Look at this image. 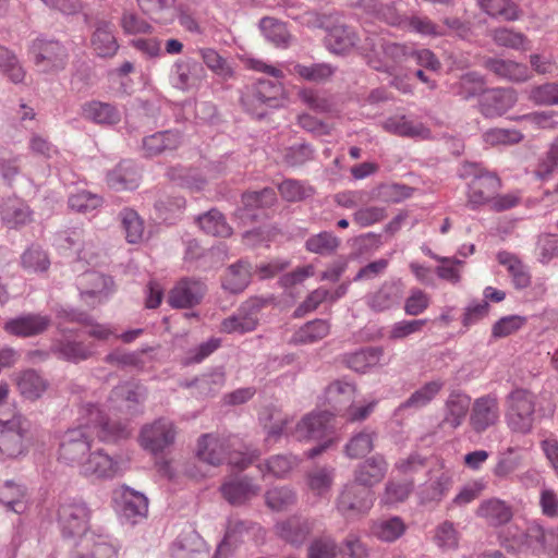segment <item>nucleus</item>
Segmentation results:
<instances>
[{"mask_svg": "<svg viewBox=\"0 0 558 558\" xmlns=\"http://www.w3.org/2000/svg\"><path fill=\"white\" fill-rule=\"evenodd\" d=\"M78 426L69 428L60 438L59 459L78 466L93 449L92 439L116 442L130 436L126 422L116 421L104 413L96 404L86 403L78 412Z\"/></svg>", "mask_w": 558, "mask_h": 558, "instance_id": "1", "label": "nucleus"}, {"mask_svg": "<svg viewBox=\"0 0 558 558\" xmlns=\"http://www.w3.org/2000/svg\"><path fill=\"white\" fill-rule=\"evenodd\" d=\"M362 50L371 68L379 72L393 73L397 64L410 59L412 48L389 43L383 36L367 32Z\"/></svg>", "mask_w": 558, "mask_h": 558, "instance_id": "2", "label": "nucleus"}, {"mask_svg": "<svg viewBox=\"0 0 558 558\" xmlns=\"http://www.w3.org/2000/svg\"><path fill=\"white\" fill-rule=\"evenodd\" d=\"M460 177L471 178L468 183L466 206L472 210L489 205L494 195L501 187L499 177L480 163L465 162L461 168Z\"/></svg>", "mask_w": 558, "mask_h": 558, "instance_id": "3", "label": "nucleus"}, {"mask_svg": "<svg viewBox=\"0 0 558 558\" xmlns=\"http://www.w3.org/2000/svg\"><path fill=\"white\" fill-rule=\"evenodd\" d=\"M506 423L512 433L527 435L532 432L535 416L536 397L523 388L513 389L505 401Z\"/></svg>", "mask_w": 558, "mask_h": 558, "instance_id": "4", "label": "nucleus"}, {"mask_svg": "<svg viewBox=\"0 0 558 558\" xmlns=\"http://www.w3.org/2000/svg\"><path fill=\"white\" fill-rule=\"evenodd\" d=\"M329 413H310L299 421L293 428L289 425V418H281L274 423L268 429V440H276L281 435L291 436L298 441H310L320 439L326 435L329 423Z\"/></svg>", "mask_w": 558, "mask_h": 558, "instance_id": "5", "label": "nucleus"}, {"mask_svg": "<svg viewBox=\"0 0 558 558\" xmlns=\"http://www.w3.org/2000/svg\"><path fill=\"white\" fill-rule=\"evenodd\" d=\"M283 87L270 80H258L242 96V104L247 112L262 119L266 116L265 108H277L282 104Z\"/></svg>", "mask_w": 558, "mask_h": 558, "instance_id": "6", "label": "nucleus"}, {"mask_svg": "<svg viewBox=\"0 0 558 558\" xmlns=\"http://www.w3.org/2000/svg\"><path fill=\"white\" fill-rule=\"evenodd\" d=\"M34 64L43 73H56L65 69L68 50L58 40L36 38L29 46Z\"/></svg>", "mask_w": 558, "mask_h": 558, "instance_id": "7", "label": "nucleus"}, {"mask_svg": "<svg viewBox=\"0 0 558 558\" xmlns=\"http://www.w3.org/2000/svg\"><path fill=\"white\" fill-rule=\"evenodd\" d=\"M374 494L368 488H362L355 483L345 484L337 500L338 512L347 519L365 515L374 505Z\"/></svg>", "mask_w": 558, "mask_h": 558, "instance_id": "8", "label": "nucleus"}, {"mask_svg": "<svg viewBox=\"0 0 558 558\" xmlns=\"http://www.w3.org/2000/svg\"><path fill=\"white\" fill-rule=\"evenodd\" d=\"M26 421L20 414L11 418L0 417V454L14 459L25 452Z\"/></svg>", "mask_w": 558, "mask_h": 558, "instance_id": "9", "label": "nucleus"}, {"mask_svg": "<svg viewBox=\"0 0 558 558\" xmlns=\"http://www.w3.org/2000/svg\"><path fill=\"white\" fill-rule=\"evenodd\" d=\"M113 499L117 505V512L122 521L135 524L146 518L148 499L143 493L122 485L114 490Z\"/></svg>", "mask_w": 558, "mask_h": 558, "instance_id": "10", "label": "nucleus"}, {"mask_svg": "<svg viewBox=\"0 0 558 558\" xmlns=\"http://www.w3.org/2000/svg\"><path fill=\"white\" fill-rule=\"evenodd\" d=\"M89 510L82 500H68L60 505L58 521L65 537L83 535L87 530Z\"/></svg>", "mask_w": 558, "mask_h": 558, "instance_id": "11", "label": "nucleus"}, {"mask_svg": "<svg viewBox=\"0 0 558 558\" xmlns=\"http://www.w3.org/2000/svg\"><path fill=\"white\" fill-rule=\"evenodd\" d=\"M499 420L500 407L496 395H484L473 401L469 424L475 434H483L497 425Z\"/></svg>", "mask_w": 558, "mask_h": 558, "instance_id": "12", "label": "nucleus"}, {"mask_svg": "<svg viewBox=\"0 0 558 558\" xmlns=\"http://www.w3.org/2000/svg\"><path fill=\"white\" fill-rule=\"evenodd\" d=\"M81 473L87 477L111 480L122 473L121 459L108 454L104 449H92L80 466Z\"/></svg>", "mask_w": 558, "mask_h": 558, "instance_id": "13", "label": "nucleus"}, {"mask_svg": "<svg viewBox=\"0 0 558 558\" xmlns=\"http://www.w3.org/2000/svg\"><path fill=\"white\" fill-rule=\"evenodd\" d=\"M263 306L264 301L262 299H248L233 315L222 320L221 330L227 333H245L254 330L258 324L259 312Z\"/></svg>", "mask_w": 558, "mask_h": 558, "instance_id": "14", "label": "nucleus"}, {"mask_svg": "<svg viewBox=\"0 0 558 558\" xmlns=\"http://www.w3.org/2000/svg\"><path fill=\"white\" fill-rule=\"evenodd\" d=\"M175 434L173 423L161 417L143 426L140 442L145 450L159 453L174 442Z\"/></svg>", "mask_w": 558, "mask_h": 558, "instance_id": "15", "label": "nucleus"}, {"mask_svg": "<svg viewBox=\"0 0 558 558\" xmlns=\"http://www.w3.org/2000/svg\"><path fill=\"white\" fill-rule=\"evenodd\" d=\"M61 338L53 341L51 351L58 357L72 363L89 359L95 353L94 343H85L71 339L70 330L58 326Z\"/></svg>", "mask_w": 558, "mask_h": 558, "instance_id": "16", "label": "nucleus"}, {"mask_svg": "<svg viewBox=\"0 0 558 558\" xmlns=\"http://www.w3.org/2000/svg\"><path fill=\"white\" fill-rule=\"evenodd\" d=\"M80 286L82 299L92 306L101 303L113 292L112 278L97 271L83 274Z\"/></svg>", "mask_w": 558, "mask_h": 558, "instance_id": "17", "label": "nucleus"}, {"mask_svg": "<svg viewBox=\"0 0 558 558\" xmlns=\"http://www.w3.org/2000/svg\"><path fill=\"white\" fill-rule=\"evenodd\" d=\"M260 490V485L246 475L229 477L220 486L221 495L233 506L244 505L258 496Z\"/></svg>", "mask_w": 558, "mask_h": 558, "instance_id": "18", "label": "nucleus"}, {"mask_svg": "<svg viewBox=\"0 0 558 558\" xmlns=\"http://www.w3.org/2000/svg\"><path fill=\"white\" fill-rule=\"evenodd\" d=\"M206 292V286L197 279L184 278L169 292L168 303L174 308H187L198 304Z\"/></svg>", "mask_w": 558, "mask_h": 558, "instance_id": "19", "label": "nucleus"}, {"mask_svg": "<svg viewBox=\"0 0 558 558\" xmlns=\"http://www.w3.org/2000/svg\"><path fill=\"white\" fill-rule=\"evenodd\" d=\"M234 446V439L231 437H218L211 434H205L198 439L197 457L199 460L217 466L227 459V450Z\"/></svg>", "mask_w": 558, "mask_h": 558, "instance_id": "20", "label": "nucleus"}, {"mask_svg": "<svg viewBox=\"0 0 558 558\" xmlns=\"http://www.w3.org/2000/svg\"><path fill=\"white\" fill-rule=\"evenodd\" d=\"M388 471V463L381 454H374L354 470V483L362 488L371 489L380 483Z\"/></svg>", "mask_w": 558, "mask_h": 558, "instance_id": "21", "label": "nucleus"}, {"mask_svg": "<svg viewBox=\"0 0 558 558\" xmlns=\"http://www.w3.org/2000/svg\"><path fill=\"white\" fill-rule=\"evenodd\" d=\"M517 102V95L510 88H496L484 94L480 102V110L487 118L500 117Z\"/></svg>", "mask_w": 558, "mask_h": 558, "instance_id": "22", "label": "nucleus"}, {"mask_svg": "<svg viewBox=\"0 0 558 558\" xmlns=\"http://www.w3.org/2000/svg\"><path fill=\"white\" fill-rule=\"evenodd\" d=\"M48 315L25 314L5 323L4 329L17 337H33L44 332L50 325Z\"/></svg>", "mask_w": 558, "mask_h": 558, "instance_id": "23", "label": "nucleus"}, {"mask_svg": "<svg viewBox=\"0 0 558 558\" xmlns=\"http://www.w3.org/2000/svg\"><path fill=\"white\" fill-rule=\"evenodd\" d=\"M471 405L469 395L459 390L451 391L445 402L442 424L453 429L460 427Z\"/></svg>", "mask_w": 558, "mask_h": 558, "instance_id": "24", "label": "nucleus"}, {"mask_svg": "<svg viewBox=\"0 0 558 558\" xmlns=\"http://www.w3.org/2000/svg\"><path fill=\"white\" fill-rule=\"evenodd\" d=\"M58 316L66 322L85 326L87 328L86 333L100 341H105L114 335V330L110 325L97 323L89 314L83 311L74 308L61 310Z\"/></svg>", "mask_w": 558, "mask_h": 558, "instance_id": "25", "label": "nucleus"}, {"mask_svg": "<svg viewBox=\"0 0 558 558\" xmlns=\"http://www.w3.org/2000/svg\"><path fill=\"white\" fill-rule=\"evenodd\" d=\"M314 527V521L293 515L276 524L277 534L292 545L304 543Z\"/></svg>", "mask_w": 558, "mask_h": 558, "instance_id": "26", "label": "nucleus"}, {"mask_svg": "<svg viewBox=\"0 0 558 558\" xmlns=\"http://www.w3.org/2000/svg\"><path fill=\"white\" fill-rule=\"evenodd\" d=\"M92 47L95 53L101 58H111L117 53L119 45L114 36V25L111 22L105 20L96 22Z\"/></svg>", "mask_w": 558, "mask_h": 558, "instance_id": "27", "label": "nucleus"}, {"mask_svg": "<svg viewBox=\"0 0 558 558\" xmlns=\"http://www.w3.org/2000/svg\"><path fill=\"white\" fill-rule=\"evenodd\" d=\"M201 71V64L194 59L177 60L170 70V83L178 89L187 90L196 84Z\"/></svg>", "mask_w": 558, "mask_h": 558, "instance_id": "28", "label": "nucleus"}, {"mask_svg": "<svg viewBox=\"0 0 558 558\" xmlns=\"http://www.w3.org/2000/svg\"><path fill=\"white\" fill-rule=\"evenodd\" d=\"M0 217L7 227L19 228L32 221L33 211L23 199L12 196L2 202Z\"/></svg>", "mask_w": 558, "mask_h": 558, "instance_id": "29", "label": "nucleus"}, {"mask_svg": "<svg viewBox=\"0 0 558 558\" xmlns=\"http://www.w3.org/2000/svg\"><path fill=\"white\" fill-rule=\"evenodd\" d=\"M181 144V134L168 130L145 136L142 141V150L145 157H155L162 153L174 150Z\"/></svg>", "mask_w": 558, "mask_h": 558, "instance_id": "30", "label": "nucleus"}, {"mask_svg": "<svg viewBox=\"0 0 558 558\" xmlns=\"http://www.w3.org/2000/svg\"><path fill=\"white\" fill-rule=\"evenodd\" d=\"M84 119L99 125H114L121 121V111L112 104L90 100L82 106Z\"/></svg>", "mask_w": 558, "mask_h": 558, "instance_id": "31", "label": "nucleus"}, {"mask_svg": "<svg viewBox=\"0 0 558 558\" xmlns=\"http://www.w3.org/2000/svg\"><path fill=\"white\" fill-rule=\"evenodd\" d=\"M140 170L134 161L123 160L107 174L108 185L117 191L134 190L140 183Z\"/></svg>", "mask_w": 558, "mask_h": 558, "instance_id": "32", "label": "nucleus"}, {"mask_svg": "<svg viewBox=\"0 0 558 558\" xmlns=\"http://www.w3.org/2000/svg\"><path fill=\"white\" fill-rule=\"evenodd\" d=\"M14 380L20 393L28 400L39 399L49 387L48 380L32 368L15 374Z\"/></svg>", "mask_w": 558, "mask_h": 558, "instance_id": "33", "label": "nucleus"}, {"mask_svg": "<svg viewBox=\"0 0 558 558\" xmlns=\"http://www.w3.org/2000/svg\"><path fill=\"white\" fill-rule=\"evenodd\" d=\"M476 515L492 526H500L511 520L513 512L506 501L499 498H489L480 504Z\"/></svg>", "mask_w": 558, "mask_h": 558, "instance_id": "34", "label": "nucleus"}, {"mask_svg": "<svg viewBox=\"0 0 558 558\" xmlns=\"http://www.w3.org/2000/svg\"><path fill=\"white\" fill-rule=\"evenodd\" d=\"M385 131L405 137H420L428 138L430 136V130L421 122H414L409 120L405 116H393L389 117L383 122Z\"/></svg>", "mask_w": 558, "mask_h": 558, "instance_id": "35", "label": "nucleus"}, {"mask_svg": "<svg viewBox=\"0 0 558 558\" xmlns=\"http://www.w3.org/2000/svg\"><path fill=\"white\" fill-rule=\"evenodd\" d=\"M484 66L499 77L513 82H524L530 77L527 66L512 60L487 58Z\"/></svg>", "mask_w": 558, "mask_h": 558, "instance_id": "36", "label": "nucleus"}, {"mask_svg": "<svg viewBox=\"0 0 558 558\" xmlns=\"http://www.w3.org/2000/svg\"><path fill=\"white\" fill-rule=\"evenodd\" d=\"M0 504L14 513H23L27 508V490L12 480L0 483Z\"/></svg>", "mask_w": 558, "mask_h": 558, "instance_id": "37", "label": "nucleus"}, {"mask_svg": "<svg viewBox=\"0 0 558 558\" xmlns=\"http://www.w3.org/2000/svg\"><path fill=\"white\" fill-rule=\"evenodd\" d=\"M500 265L505 266L513 287L523 290L531 284V272L529 267L514 254L500 252L497 255Z\"/></svg>", "mask_w": 558, "mask_h": 558, "instance_id": "38", "label": "nucleus"}, {"mask_svg": "<svg viewBox=\"0 0 558 558\" xmlns=\"http://www.w3.org/2000/svg\"><path fill=\"white\" fill-rule=\"evenodd\" d=\"M113 400L121 401L120 409L128 415H136L142 412L141 404L144 401V392L140 386L125 383L112 390Z\"/></svg>", "mask_w": 558, "mask_h": 558, "instance_id": "39", "label": "nucleus"}, {"mask_svg": "<svg viewBox=\"0 0 558 558\" xmlns=\"http://www.w3.org/2000/svg\"><path fill=\"white\" fill-rule=\"evenodd\" d=\"M357 41L356 33L349 26H333L325 37L327 49L335 54L349 52Z\"/></svg>", "mask_w": 558, "mask_h": 558, "instance_id": "40", "label": "nucleus"}, {"mask_svg": "<svg viewBox=\"0 0 558 558\" xmlns=\"http://www.w3.org/2000/svg\"><path fill=\"white\" fill-rule=\"evenodd\" d=\"M251 276L250 263L241 259L228 267L222 279V287L231 293H240L248 286Z\"/></svg>", "mask_w": 558, "mask_h": 558, "instance_id": "41", "label": "nucleus"}, {"mask_svg": "<svg viewBox=\"0 0 558 558\" xmlns=\"http://www.w3.org/2000/svg\"><path fill=\"white\" fill-rule=\"evenodd\" d=\"M301 461L300 457L291 453L276 454L267 459L264 464H258V469L263 476L270 474L277 478H284L300 465Z\"/></svg>", "mask_w": 558, "mask_h": 558, "instance_id": "42", "label": "nucleus"}, {"mask_svg": "<svg viewBox=\"0 0 558 558\" xmlns=\"http://www.w3.org/2000/svg\"><path fill=\"white\" fill-rule=\"evenodd\" d=\"M360 5L366 13L389 25L403 27L407 23V17L399 14L395 3H381L377 0H362Z\"/></svg>", "mask_w": 558, "mask_h": 558, "instance_id": "43", "label": "nucleus"}, {"mask_svg": "<svg viewBox=\"0 0 558 558\" xmlns=\"http://www.w3.org/2000/svg\"><path fill=\"white\" fill-rule=\"evenodd\" d=\"M400 299L399 288L385 282L376 292L366 295V304L375 312H384L398 305Z\"/></svg>", "mask_w": 558, "mask_h": 558, "instance_id": "44", "label": "nucleus"}, {"mask_svg": "<svg viewBox=\"0 0 558 558\" xmlns=\"http://www.w3.org/2000/svg\"><path fill=\"white\" fill-rule=\"evenodd\" d=\"M252 527L253 524L251 522L230 519L228 521L225 537L216 550L215 558H226L231 550V547L236 545L243 534L247 533Z\"/></svg>", "mask_w": 558, "mask_h": 558, "instance_id": "45", "label": "nucleus"}, {"mask_svg": "<svg viewBox=\"0 0 558 558\" xmlns=\"http://www.w3.org/2000/svg\"><path fill=\"white\" fill-rule=\"evenodd\" d=\"M384 355L383 348L368 347L361 349L347 356V365L359 373H365L367 369L379 364Z\"/></svg>", "mask_w": 558, "mask_h": 558, "instance_id": "46", "label": "nucleus"}, {"mask_svg": "<svg viewBox=\"0 0 558 558\" xmlns=\"http://www.w3.org/2000/svg\"><path fill=\"white\" fill-rule=\"evenodd\" d=\"M298 495L291 486H275L266 490L265 504L272 511H286L294 506Z\"/></svg>", "mask_w": 558, "mask_h": 558, "instance_id": "47", "label": "nucleus"}, {"mask_svg": "<svg viewBox=\"0 0 558 558\" xmlns=\"http://www.w3.org/2000/svg\"><path fill=\"white\" fill-rule=\"evenodd\" d=\"M259 28L265 38L276 47L287 48L291 41V35L283 22L265 16L259 21Z\"/></svg>", "mask_w": 558, "mask_h": 558, "instance_id": "48", "label": "nucleus"}, {"mask_svg": "<svg viewBox=\"0 0 558 558\" xmlns=\"http://www.w3.org/2000/svg\"><path fill=\"white\" fill-rule=\"evenodd\" d=\"M199 228L207 234L227 238L231 235L232 228L227 223L223 215L217 209H210L196 219Z\"/></svg>", "mask_w": 558, "mask_h": 558, "instance_id": "49", "label": "nucleus"}, {"mask_svg": "<svg viewBox=\"0 0 558 558\" xmlns=\"http://www.w3.org/2000/svg\"><path fill=\"white\" fill-rule=\"evenodd\" d=\"M329 324L324 319H314L300 327L292 336L295 344H310L317 342L329 333Z\"/></svg>", "mask_w": 558, "mask_h": 558, "instance_id": "50", "label": "nucleus"}, {"mask_svg": "<svg viewBox=\"0 0 558 558\" xmlns=\"http://www.w3.org/2000/svg\"><path fill=\"white\" fill-rule=\"evenodd\" d=\"M335 480V469L331 466H315L306 473V485L316 496L329 492Z\"/></svg>", "mask_w": 558, "mask_h": 558, "instance_id": "51", "label": "nucleus"}, {"mask_svg": "<svg viewBox=\"0 0 558 558\" xmlns=\"http://www.w3.org/2000/svg\"><path fill=\"white\" fill-rule=\"evenodd\" d=\"M442 380H432L423 387L415 390L404 402L399 405V410L403 409H421L427 405L442 389Z\"/></svg>", "mask_w": 558, "mask_h": 558, "instance_id": "52", "label": "nucleus"}, {"mask_svg": "<svg viewBox=\"0 0 558 558\" xmlns=\"http://www.w3.org/2000/svg\"><path fill=\"white\" fill-rule=\"evenodd\" d=\"M0 72L13 84H21L26 77V71L17 57L2 46H0Z\"/></svg>", "mask_w": 558, "mask_h": 558, "instance_id": "53", "label": "nucleus"}, {"mask_svg": "<svg viewBox=\"0 0 558 558\" xmlns=\"http://www.w3.org/2000/svg\"><path fill=\"white\" fill-rule=\"evenodd\" d=\"M484 78L480 73L468 72L451 85V90L454 95L468 100L480 95L484 90Z\"/></svg>", "mask_w": 558, "mask_h": 558, "instance_id": "54", "label": "nucleus"}, {"mask_svg": "<svg viewBox=\"0 0 558 558\" xmlns=\"http://www.w3.org/2000/svg\"><path fill=\"white\" fill-rule=\"evenodd\" d=\"M355 388L351 383L343 380L332 381L325 391L326 399L336 411L352 402Z\"/></svg>", "mask_w": 558, "mask_h": 558, "instance_id": "55", "label": "nucleus"}, {"mask_svg": "<svg viewBox=\"0 0 558 558\" xmlns=\"http://www.w3.org/2000/svg\"><path fill=\"white\" fill-rule=\"evenodd\" d=\"M452 475L448 471L441 472L434 481L421 489V501L430 502L441 500L452 486Z\"/></svg>", "mask_w": 558, "mask_h": 558, "instance_id": "56", "label": "nucleus"}, {"mask_svg": "<svg viewBox=\"0 0 558 558\" xmlns=\"http://www.w3.org/2000/svg\"><path fill=\"white\" fill-rule=\"evenodd\" d=\"M102 197L96 193L81 190L69 196V207L80 214H92L102 206Z\"/></svg>", "mask_w": 558, "mask_h": 558, "instance_id": "57", "label": "nucleus"}, {"mask_svg": "<svg viewBox=\"0 0 558 558\" xmlns=\"http://www.w3.org/2000/svg\"><path fill=\"white\" fill-rule=\"evenodd\" d=\"M340 245V239L333 233L328 231L319 232L310 236L305 242V247L308 252L322 256H329L333 254Z\"/></svg>", "mask_w": 558, "mask_h": 558, "instance_id": "58", "label": "nucleus"}, {"mask_svg": "<svg viewBox=\"0 0 558 558\" xmlns=\"http://www.w3.org/2000/svg\"><path fill=\"white\" fill-rule=\"evenodd\" d=\"M336 71V68L329 63H313L310 65L294 64L292 73L300 77L315 83H323L329 80Z\"/></svg>", "mask_w": 558, "mask_h": 558, "instance_id": "59", "label": "nucleus"}, {"mask_svg": "<svg viewBox=\"0 0 558 558\" xmlns=\"http://www.w3.org/2000/svg\"><path fill=\"white\" fill-rule=\"evenodd\" d=\"M375 433L364 429L353 435L344 447V453L350 459H357L366 456L374 447Z\"/></svg>", "mask_w": 558, "mask_h": 558, "instance_id": "60", "label": "nucleus"}, {"mask_svg": "<svg viewBox=\"0 0 558 558\" xmlns=\"http://www.w3.org/2000/svg\"><path fill=\"white\" fill-rule=\"evenodd\" d=\"M198 52L206 66L217 76L225 81L233 76L234 72L231 64L226 58L220 56L217 50L213 48H202Z\"/></svg>", "mask_w": 558, "mask_h": 558, "instance_id": "61", "label": "nucleus"}, {"mask_svg": "<svg viewBox=\"0 0 558 558\" xmlns=\"http://www.w3.org/2000/svg\"><path fill=\"white\" fill-rule=\"evenodd\" d=\"M526 537L530 543L535 542L542 549L558 555V527L545 530L538 523H533L526 531Z\"/></svg>", "mask_w": 558, "mask_h": 558, "instance_id": "62", "label": "nucleus"}, {"mask_svg": "<svg viewBox=\"0 0 558 558\" xmlns=\"http://www.w3.org/2000/svg\"><path fill=\"white\" fill-rule=\"evenodd\" d=\"M119 216L126 241L132 244L140 243L144 236V222L138 214L131 208H124Z\"/></svg>", "mask_w": 558, "mask_h": 558, "instance_id": "63", "label": "nucleus"}, {"mask_svg": "<svg viewBox=\"0 0 558 558\" xmlns=\"http://www.w3.org/2000/svg\"><path fill=\"white\" fill-rule=\"evenodd\" d=\"M405 531L404 522L399 517L379 520L373 526V533L384 542L398 539Z\"/></svg>", "mask_w": 558, "mask_h": 558, "instance_id": "64", "label": "nucleus"}]
</instances>
